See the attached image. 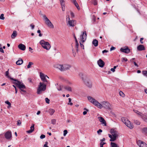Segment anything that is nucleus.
I'll list each match as a JSON object with an SVG mask.
<instances>
[{
    "mask_svg": "<svg viewBox=\"0 0 147 147\" xmlns=\"http://www.w3.org/2000/svg\"><path fill=\"white\" fill-rule=\"evenodd\" d=\"M79 75L85 84L88 88H91L92 86V82L89 78L82 73H80Z\"/></svg>",
    "mask_w": 147,
    "mask_h": 147,
    "instance_id": "1",
    "label": "nucleus"
},
{
    "mask_svg": "<svg viewBox=\"0 0 147 147\" xmlns=\"http://www.w3.org/2000/svg\"><path fill=\"white\" fill-rule=\"evenodd\" d=\"M56 67L60 71H63L69 69L71 67V66L67 64H57L56 65Z\"/></svg>",
    "mask_w": 147,
    "mask_h": 147,
    "instance_id": "2",
    "label": "nucleus"
},
{
    "mask_svg": "<svg viewBox=\"0 0 147 147\" xmlns=\"http://www.w3.org/2000/svg\"><path fill=\"white\" fill-rule=\"evenodd\" d=\"M46 84L40 82L37 89V93L38 94H40L44 91L46 89Z\"/></svg>",
    "mask_w": 147,
    "mask_h": 147,
    "instance_id": "3",
    "label": "nucleus"
},
{
    "mask_svg": "<svg viewBox=\"0 0 147 147\" xmlns=\"http://www.w3.org/2000/svg\"><path fill=\"white\" fill-rule=\"evenodd\" d=\"M88 100L91 103L95 106H96L98 108L101 107L100 103L97 100L91 96H88L87 97Z\"/></svg>",
    "mask_w": 147,
    "mask_h": 147,
    "instance_id": "4",
    "label": "nucleus"
},
{
    "mask_svg": "<svg viewBox=\"0 0 147 147\" xmlns=\"http://www.w3.org/2000/svg\"><path fill=\"white\" fill-rule=\"evenodd\" d=\"M87 38V34L86 32L85 31L82 32V34L80 35V40L81 42H80V46L83 49H84V45L82 43L84 42L86 39Z\"/></svg>",
    "mask_w": 147,
    "mask_h": 147,
    "instance_id": "5",
    "label": "nucleus"
},
{
    "mask_svg": "<svg viewBox=\"0 0 147 147\" xmlns=\"http://www.w3.org/2000/svg\"><path fill=\"white\" fill-rule=\"evenodd\" d=\"M121 120L130 129H131L133 128L134 126L131 123L130 121L127 118L124 117H122Z\"/></svg>",
    "mask_w": 147,
    "mask_h": 147,
    "instance_id": "6",
    "label": "nucleus"
},
{
    "mask_svg": "<svg viewBox=\"0 0 147 147\" xmlns=\"http://www.w3.org/2000/svg\"><path fill=\"white\" fill-rule=\"evenodd\" d=\"M40 43L43 48L47 50H49L51 48V46L49 43L47 42H45L43 40H40Z\"/></svg>",
    "mask_w": 147,
    "mask_h": 147,
    "instance_id": "7",
    "label": "nucleus"
},
{
    "mask_svg": "<svg viewBox=\"0 0 147 147\" xmlns=\"http://www.w3.org/2000/svg\"><path fill=\"white\" fill-rule=\"evenodd\" d=\"M10 79L14 81L15 82H13L14 84H16L18 87L20 89L25 88L26 87L24 84L22 82L17 80L14 79L13 78H10Z\"/></svg>",
    "mask_w": 147,
    "mask_h": 147,
    "instance_id": "8",
    "label": "nucleus"
},
{
    "mask_svg": "<svg viewBox=\"0 0 147 147\" xmlns=\"http://www.w3.org/2000/svg\"><path fill=\"white\" fill-rule=\"evenodd\" d=\"M43 16L45 21V23L47 26L50 28H53L54 27L53 25L50 20L46 17V16L44 15Z\"/></svg>",
    "mask_w": 147,
    "mask_h": 147,
    "instance_id": "9",
    "label": "nucleus"
},
{
    "mask_svg": "<svg viewBox=\"0 0 147 147\" xmlns=\"http://www.w3.org/2000/svg\"><path fill=\"white\" fill-rule=\"evenodd\" d=\"M110 132L113 136V139H112V140L115 141L118 136V132L116 129H112L111 130Z\"/></svg>",
    "mask_w": 147,
    "mask_h": 147,
    "instance_id": "10",
    "label": "nucleus"
},
{
    "mask_svg": "<svg viewBox=\"0 0 147 147\" xmlns=\"http://www.w3.org/2000/svg\"><path fill=\"white\" fill-rule=\"evenodd\" d=\"M101 107L98 108L100 109H101L102 107H103L107 109H110L111 105L107 101H103L100 104Z\"/></svg>",
    "mask_w": 147,
    "mask_h": 147,
    "instance_id": "11",
    "label": "nucleus"
},
{
    "mask_svg": "<svg viewBox=\"0 0 147 147\" xmlns=\"http://www.w3.org/2000/svg\"><path fill=\"white\" fill-rule=\"evenodd\" d=\"M40 77L41 80L43 82V83H44L46 84H47L49 83L47 80V78H49V77L47 75L44 74L41 72H40Z\"/></svg>",
    "mask_w": 147,
    "mask_h": 147,
    "instance_id": "12",
    "label": "nucleus"
},
{
    "mask_svg": "<svg viewBox=\"0 0 147 147\" xmlns=\"http://www.w3.org/2000/svg\"><path fill=\"white\" fill-rule=\"evenodd\" d=\"M137 144L140 147H147V145L145 142L140 140L137 141Z\"/></svg>",
    "mask_w": 147,
    "mask_h": 147,
    "instance_id": "13",
    "label": "nucleus"
},
{
    "mask_svg": "<svg viewBox=\"0 0 147 147\" xmlns=\"http://www.w3.org/2000/svg\"><path fill=\"white\" fill-rule=\"evenodd\" d=\"M76 24V21L74 20H70L68 21V23L67 25L69 26L74 27Z\"/></svg>",
    "mask_w": 147,
    "mask_h": 147,
    "instance_id": "14",
    "label": "nucleus"
},
{
    "mask_svg": "<svg viewBox=\"0 0 147 147\" xmlns=\"http://www.w3.org/2000/svg\"><path fill=\"white\" fill-rule=\"evenodd\" d=\"M5 137L7 140H11V131H7L5 134Z\"/></svg>",
    "mask_w": 147,
    "mask_h": 147,
    "instance_id": "15",
    "label": "nucleus"
},
{
    "mask_svg": "<svg viewBox=\"0 0 147 147\" xmlns=\"http://www.w3.org/2000/svg\"><path fill=\"white\" fill-rule=\"evenodd\" d=\"M98 119L99 121L101 122L103 125L104 126H106L107 124L106 121L103 117H98Z\"/></svg>",
    "mask_w": 147,
    "mask_h": 147,
    "instance_id": "16",
    "label": "nucleus"
},
{
    "mask_svg": "<svg viewBox=\"0 0 147 147\" xmlns=\"http://www.w3.org/2000/svg\"><path fill=\"white\" fill-rule=\"evenodd\" d=\"M97 63L99 66L101 67H103L105 65L104 62L101 59L99 60Z\"/></svg>",
    "mask_w": 147,
    "mask_h": 147,
    "instance_id": "17",
    "label": "nucleus"
},
{
    "mask_svg": "<svg viewBox=\"0 0 147 147\" xmlns=\"http://www.w3.org/2000/svg\"><path fill=\"white\" fill-rule=\"evenodd\" d=\"M120 51L126 53H128L130 52V49L128 47L125 49L121 48L120 49Z\"/></svg>",
    "mask_w": 147,
    "mask_h": 147,
    "instance_id": "18",
    "label": "nucleus"
},
{
    "mask_svg": "<svg viewBox=\"0 0 147 147\" xmlns=\"http://www.w3.org/2000/svg\"><path fill=\"white\" fill-rule=\"evenodd\" d=\"M144 47L143 45H140L137 47V50L139 51H142L145 50Z\"/></svg>",
    "mask_w": 147,
    "mask_h": 147,
    "instance_id": "19",
    "label": "nucleus"
},
{
    "mask_svg": "<svg viewBox=\"0 0 147 147\" xmlns=\"http://www.w3.org/2000/svg\"><path fill=\"white\" fill-rule=\"evenodd\" d=\"M18 48L20 50L24 51L26 49V46L22 44H20L18 46Z\"/></svg>",
    "mask_w": 147,
    "mask_h": 147,
    "instance_id": "20",
    "label": "nucleus"
},
{
    "mask_svg": "<svg viewBox=\"0 0 147 147\" xmlns=\"http://www.w3.org/2000/svg\"><path fill=\"white\" fill-rule=\"evenodd\" d=\"M17 35V32L14 30L13 31V33L11 35V38L13 39H14L16 36Z\"/></svg>",
    "mask_w": 147,
    "mask_h": 147,
    "instance_id": "21",
    "label": "nucleus"
},
{
    "mask_svg": "<svg viewBox=\"0 0 147 147\" xmlns=\"http://www.w3.org/2000/svg\"><path fill=\"white\" fill-rule=\"evenodd\" d=\"M92 44L95 47H97L98 45V41L97 40L94 39L92 41Z\"/></svg>",
    "mask_w": 147,
    "mask_h": 147,
    "instance_id": "22",
    "label": "nucleus"
},
{
    "mask_svg": "<svg viewBox=\"0 0 147 147\" xmlns=\"http://www.w3.org/2000/svg\"><path fill=\"white\" fill-rule=\"evenodd\" d=\"M23 62V60L22 59H20L17 61L16 62V63L17 65H20L22 64Z\"/></svg>",
    "mask_w": 147,
    "mask_h": 147,
    "instance_id": "23",
    "label": "nucleus"
},
{
    "mask_svg": "<svg viewBox=\"0 0 147 147\" xmlns=\"http://www.w3.org/2000/svg\"><path fill=\"white\" fill-rule=\"evenodd\" d=\"M64 88L68 91L70 92L72 91V88L70 87L69 86H65L64 87Z\"/></svg>",
    "mask_w": 147,
    "mask_h": 147,
    "instance_id": "24",
    "label": "nucleus"
},
{
    "mask_svg": "<svg viewBox=\"0 0 147 147\" xmlns=\"http://www.w3.org/2000/svg\"><path fill=\"white\" fill-rule=\"evenodd\" d=\"M111 147H119L115 143L111 142Z\"/></svg>",
    "mask_w": 147,
    "mask_h": 147,
    "instance_id": "25",
    "label": "nucleus"
},
{
    "mask_svg": "<svg viewBox=\"0 0 147 147\" xmlns=\"http://www.w3.org/2000/svg\"><path fill=\"white\" fill-rule=\"evenodd\" d=\"M144 121L147 123V117L144 116L143 114L141 117Z\"/></svg>",
    "mask_w": 147,
    "mask_h": 147,
    "instance_id": "26",
    "label": "nucleus"
},
{
    "mask_svg": "<svg viewBox=\"0 0 147 147\" xmlns=\"http://www.w3.org/2000/svg\"><path fill=\"white\" fill-rule=\"evenodd\" d=\"M55 112V111L53 109H50L49 110V112L51 115H53Z\"/></svg>",
    "mask_w": 147,
    "mask_h": 147,
    "instance_id": "27",
    "label": "nucleus"
},
{
    "mask_svg": "<svg viewBox=\"0 0 147 147\" xmlns=\"http://www.w3.org/2000/svg\"><path fill=\"white\" fill-rule=\"evenodd\" d=\"M5 103L8 105L7 108H9L11 107V103L8 101H6Z\"/></svg>",
    "mask_w": 147,
    "mask_h": 147,
    "instance_id": "28",
    "label": "nucleus"
},
{
    "mask_svg": "<svg viewBox=\"0 0 147 147\" xmlns=\"http://www.w3.org/2000/svg\"><path fill=\"white\" fill-rule=\"evenodd\" d=\"M134 111L135 113H137L138 115H140L141 117L142 116V115H143V114L142 113L139 112L137 110H134Z\"/></svg>",
    "mask_w": 147,
    "mask_h": 147,
    "instance_id": "29",
    "label": "nucleus"
},
{
    "mask_svg": "<svg viewBox=\"0 0 147 147\" xmlns=\"http://www.w3.org/2000/svg\"><path fill=\"white\" fill-rule=\"evenodd\" d=\"M34 63L32 62H29L28 63V64L27 65V67L28 68H30L31 67V65H33Z\"/></svg>",
    "mask_w": 147,
    "mask_h": 147,
    "instance_id": "30",
    "label": "nucleus"
},
{
    "mask_svg": "<svg viewBox=\"0 0 147 147\" xmlns=\"http://www.w3.org/2000/svg\"><path fill=\"white\" fill-rule=\"evenodd\" d=\"M63 86H61L60 85L58 86L57 87V88L58 89V90L59 91L60 90H61L62 88H63Z\"/></svg>",
    "mask_w": 147,
    "mask_h": 147,
    "instance_id": "31",
    "label": "nucleus"
},
{
    "mask_svg": "<svg viewBox=\"0 0 147 147\" xmlns=\"http://www.w3.org/2000/svg\"><path fill=\"white\" fill-rule=\"evenodd\" d=\"M9 70H8L7 71H6L5 72V75L6 76H7V78H10H10H11L9 76V71H8Z\"/></svg>",
    "mask_w": 147,
    "mask_h": 147,
    "instance_id": "32",
    "label": "nucleus"
},
{
    "mask_svg": "<svg viewBox=\"0 0 147 147\" xmlns=\"http://www.w3.org/2000/svg\"><path fill=\"white\" fill-rule=\"evenodd\" d=\"M92 3L93 4L95 5L97 4V2L96 0H92Z\"/></svg>",
    "mask_w": 147,
    "mask_h": 147,
    "instance_id": "33",
    "label": "nucleus"
},
{
    "mask_svg": "<svg viewBox=\"0 0 147 147\" xmlns=\"http://www.w3.org/2000/svg\"><path fill=\"white\" fill-rule=\"evenodd\" d=\"M142 131L145 134H147V128H144L142 129Z\"/></svg>",
    "mask_w": 147,
    "mask_h": 147,
    "instance_id": "34",
    "label": "nucleus"
},
{
    "mask_svg": "<svg viewBox=\"0 0 147 147\" xmlns=\"http://www.w3.org/2000/svg\"><path fill=\"white\" fill-rule=\"evenodd\" d=\"M119 95L122 97H123L124 96L125 94H124L123 93V92L121 91H120L119 92Z\"/></svg>",
    "mask_w": 147,
    "mask_h": 147,
    "instance_id": "35",
    "label": "nucleus"
},
{
    "mask_svg": "<svg viewBox=\"0 0 147 147\" xmlns=\"http://www.w3.org/2000/svg\"><path fill=\"white\" fill-rule=\"evenodd\" d=\"M134 123H135L136 125H139L140 124V122L137 120H134Z\"/></svg>",
    "mask_w": 147,
    "mask_h": 147,
    "instance_id": "36",
    "label": "nucleus"
},
{
    "mask_svg": "<svg viewBox=\"0 0 147 147\" xmlns=\"http://www.w3.org/2000/svg\"><path fill=\"white\" fill-rule=\"evenodd\" d=\"M84 109L86 110V111H84L83 112V114L84 115L87 114V112L88 111V110L86 108H84Z\"/></svg>",
    "mask_w": 147,
    "mask_h": 147,
    "instance_id": "37",
    "label": "nucleus"
},
{
    "mask_svg": "<svg viewBox=\"0 0 147 147\" xmlns=\"http://www.w3.org/2000/svg\"><path fill=\"white\" fill-rule=\"evenodd\" d=\"M109 136L110 138H111V139L110 140V141H113L112 139H113V136H112V135H111V134H109Z\"/></svg>",
    "mask_w": 147,
    "mask_h": 147,
    "instance_id": "38",
    "label": "nucleus"
},
{
    "mask_svg": "<svg viewBox=\"0 0 147 147\" xmlns=\"http://www.w3.org/2000/svg\"><path fill=\"white\" fill-rule=\"evenodd\" d=\"M74 4L75 5V6L79 10L80 9V7L79 6L78 4L76 2V3H74Z\"/></svg>",
    "mask_w": 147,
    "mask_h": 147,
    "instance_id": "39",
    "label": "nucleus"
},
{
    "mask_svg": "<svg viewBox=\"0 0 147 147\" xmlns=\"http://www.w3.org/2000/svg\"><path fill=\"white\" fill-rule=\"evenodd\" d=\"M143 75L145 76H147V71H142Z\"/></svg>",
    "mask_w": 147,
    "mask_h": 147,
    "instance_id": "40",
    "label": "nucleus"
},
{
    "mask_svg": "<svg viewBox=\"0 0 147 147\" xmlns=\"http://www.w3.org/2000/svg\"><path fill=\"white\" fill-rule=\"evenodd\" d=\"M64 4H61V7H62V9L63 11H64L65 10V7L64 6Z\"/></svg>",
    "mask_w": 147,
    "mask_h": 147,
    "instance_id": "41",
    "label": "nucleus"
},
{
    "mask_svg": "<svg viewBox=\"0 0 147 147\" xmlns=\"http://www.w3.org/2000/svg\"><path fill=\"white\" fill-rule=\"evenodd\" d=\"M40 32H41V31H40V30H38V31H37V32L38 33H39L38 36H40V37H41V36H42V34L40 33Z\"/></svg>",
    "mask_w": 147,
    "mask_h": 147,
    "instance_id": "42",
    "label": "nucleus"
},
{
    "mask_svg": "<svg viewBox=\"0 0 147 147\" xmlns=\"http://www.w3.org/2000/svg\"><path fill=\"white\" fill-rule=\"evenodd\" d=\"M105 144V143L101 142L100 143V147H103V145Z\"/></svg>",
    "mask_w": 147,
    "mask_h": 147,
    "instance_id": "43",
    "label": "nucleus"
},
{
    "mask_svg": "<svg viewBox=\"0 0 147 147\" xmlns=\"http://www.w3.org/2000/svg\"><path fill=\"white\" fill-rule=\"evenodd\" d=\"M34 131V129H30V130L26 131V132L30 134L32 133Z\"/></svg>",
    "mask_w": 147,
    "mask_h": 147,
    "instance_id": "44",
    "label": "nucleus"
},
{
    "mask_svg": "<svg viewBox=\"0 0 147 147\" xmlns=\"http://www.w3.org/2000/svg\"><path fill=\"white\" fill-rule=\"evenodd\" d=\"M78 42H76V50L77 51H78Z\"/></svg>",
    "mask_w": 147,
    "mask_h": 147,
    "instance_id": "45",
    "label": "nucleus"
},
{
    "mask_svg": "<svg viewBox=\"0 0 147 147\" xmlns=\"http://www.w3.org/2000/svg\"><path fill=\"white\" fill-rule=\"evenodd\" d=\"M46 102L47 103H49L50 100L47 98H46L45 99Z\"/></svg>",
    "mask_w": 147,
    "mask_h": 147,
    "instance_id": "46",
    "label": "nucleus"
},
{
    "mask_svg": "<svg viewBox=\"0 0 147 147\" xmlns=\"http://www.w3.org/2000/svg\"><path fill=\"white\" fill-rule=\"evenodd\" d=\"M5 19V18L4 17V14H1V19L4 20Z\"/></svg>",
    "mask_w": 147,
    "mask_h": 147,
    "instance_id": "47",
    "label": "nucleus"
},
{
    "mask_svg": "<svg viewBox=\"0 0 147 147\" xmlns=\"http://www.w3.org/2000/svg\"><path fill=\"white\" fill-rule=\"evenodd\" d=\"M21 124V122L20 120H18L17 121V125L18 126H20Z\"/></svg>",
    "mask_w": 147,
    "mask_h": 147,
    "instance_id": "48",
    "label": "nucleus"
},
{
    "mask_svg": "<svg viewBox=\"0 0 147 147\" xmlns=\"http://www.w3.org/2000/svg\"><path fill=\"white\" fill-rule=\"evenodd\" d=\"M56 123V120L55 119H53L51 120V123L53 124H55Z\"/></svg>",
    "mask_w": 147,
    "mask_h": 147,
    "instance_id": "49",
    "label": "nucleus"
},
{
    "mask_svg": "<svg viewBox=\"0 0 147 147\" xmlns=\"http://www.w3.org/2000/svg\"><path fill=\"white\" fill-rule=\"evenodd\" d=\"M122 61H127V59L126 58L123 57L122 58Z\"/></svg>",
    "mask_w": 147,
    "mask_h": 147,
    "instance_id": "50",
    "label": "nucleus"
},
{
    "mask_svg": "<svg viewBox=\"0 0 147 147\" xmlns=\"http://www.w3.org/2000/svg\"><path fill=\"white\" fill-rule=\"evenodd\" d=\"M64 133H63V135L65 136H66V134L67 133V131L66 130H65L64 131Z\"/></svg>",
    "mask_w": 147,
    "mask_h": 147,
    "instance_id": "51",
    "label": "nucleus"
},
{
    "mask_svg": "<svg viewBox=\"0 0 147 147\" xmlns=\"http://www.w3.org/2000/svg\"><path fill=\"white\" fill-rule=\"evenodd\" d=\"M34 124H32V126L30 127V128L31 129H34Z\"/></svg>",
    "mask_w": 147,
    "mask_h": 147,
    "instance_id": "52",
    "label": "nucleus"
},
{
    "mask_svg": "<svg viewBox=\"0 0 147 147\" xmlns=\"http://www.w3.org/2000/svg\"><path fill=\"white\" fill-rule=\"evenodd\" d=\"M45 137V135L43 134L41 135L40 136V138L41 139H43Z\"/></svg>",
    "mask_w": 147,
    "mask_h": 147,
    "instance_id": "53",
    "label": "nucleus"
},
{
    "mask_svg": "<svg viewBox=\"0 0 147 147\" xmlns=\"http://www.w3.org/2000/svg\"><path fill=\"white\" fill-rule=\"evenodd\" d=\"M102 132V130L101 129H99L97 131V133L98 134L100 135V134H99V133H101Z\"/></svg>",
    "mask_w": 147,
    "mask_h": 147,
    "instance_id": "54",
    "label": "nucleus"
},
{
    "mask_svg": "<svg viewBox=\"0 0 147 147\" xmlns=\"http://www.w3.org/2000/svg\"><path fill=\"white\" fill-rule=\"evenodd\" d=\"M70 14H71V17L72 18H73L74 17V13L72 12H71V13H70Z\"/></svg>",
    "mask_w": 147,
    "mask_h": 147,
    "instance_id": "55",
    "label": "nucleus"
},
{
    "mask_svg": "<svg viewBox=\"0 0 147 147\" xmlns=\"http://www.w3.org/2000/svg\"><path fill=\"white\" fill-rule=\"evenodd\" d=\"M66 20L67 21H69V20H70V18H69V15L67 16V18H66Z\"/></svg>",
    "mask_w": 147,
    "mask_h": 147,
    "instance_id": "56",
    "label": "nucleus"
},
{
    "mask_svg": "<svg viewBox=\"0 0 147 147\" xmlns=\"http://www.w3.org/2000/svg\"><path fill=\"white\" fill-rule=\"evenodd\" d=\"M65 0H59L61 4H64L63 3L65 2Z\"/></svg>",
    "mask_w": 147,
    "mask_h": 147,
    "instance_id": "57",
    "label": "nucleus"
},
{
    "mask_svg": "<svg viewBox=\"0 0 147 147\" xmlns=\"http://www.w3.org/2000/svg\"><path fill=\"white\" fill-rule=\"evenodd\" d=\"M144 38H141L140 39V42L141 44H142L144 42L142 41L143 40Z\"/></svg>",
    "mask_w": 147,
    "mask_h": 147,
    "instance_id": "58",
    "label": "nucleus"
},
{
    "mask_svg": "<svg viewBox=\"0 0 147 147\" xmlns=\"http://www.w3.org/2000/svg\"><path fill=\"white\" fill-rule=\"evenodd\" d=\"M115 47H111L110 49V51H111L112 50H115Z\"/></svg>",
    "mask_w": 147,
    "mask_h": 147,
    "instance_id": "59",
    "label": "nucleus"
},
{
    "mask_svg": "<svg viewBox=\"0 0 147 147\" xmlns=\"http://www.w3.org/2000/svg\"><path fill=\"white\" fill-rule=\"evenodd\" d=\"M30 26L32 28V29H33L34 28V27L35 26L34 25H33L32 24H31L30 25Z\"/></svg>",
    "mask_w": 147,
    "mask_h": 147,
    "instance_id": "60",
    "label": "nucleus"
},
{
    "mask_svg": "<svg viewBox=\"0 0 147 147\" xmlns=\"http://www.w3.org/2000/svg\"><path fill=\"white\" fill-rule=\"evenodd\" d=\"M108 52V51H107L106 50H104L102 51V53L103 54H104L105 53H107Z\"/></svg>",
    "mask_w": 147,
    "mask_h": 147,
    "instance_id": "61",
    "label": "nucleus"
},
{
    "mask_svg": "<svg viewBox=\"0 0 147 147\" xmlns=\"http://www.w3.org/2000/svg\"><path fill=\"white\" fill-rule=\"evenodd\" d=\"M24 88H22L21 89H20L21 91L24 92H26V91L24 89Z\"/></svg>",
    "mask_w": 147,
    "mask_h": 147,
    "instance_id": "62",
    "label": "nucleus"
},
{
    "mask_svg": "<svg viewBox=\"0 0 147 147\" xmlns=\"http://www.w3.org/2000/svg\"><path fill=\"white\" fill-rule=\"evenodd\" d=\"M1 52L2 53H3L4 52L3 50L1 47Z\"/></svg>",
    "mask_w": 147,
    "mask_h": 147,
    "instance_id": "63",
    "label": "nucleus"
},
{
    "mask_svg": "<svg viewBox=\"0 0 147 147\" xmlns=\"http://www.w3.org/2000/svg\"><path fill=\"white\" fill-rule=\"evenodd\" d=\"M111 71H113V72H115V69L113 68H111Z\"/></svg>",
    "mask_w": 147,
    "mask_h": 147,
    "instance_id": "64",
    "label": "nucleus"
}]
</instances>
